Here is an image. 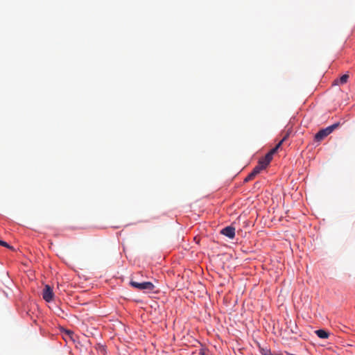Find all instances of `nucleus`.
Instances as JSON below:
<instances>
[{
  "instance_id": "6",
  "label": "nucleus",
  "mask_w": 355,
  "mask_h": 355,
  "mask_svg": "<svg viewBox=\"0 0 355 355\" xmlns=\"http://www.w3.org/2000/svg\"><path fill=\"white\" fill-rule=\"evenodd\" d=\"M315 333L319 338L323 339H327L329 336V333L324 329L316 330Z\"/></svg>"
},
{
  "instance_id": "13",
  "label": "nucleus",
  "mask_w": 355,
  "mask_h": 355,
  "mask_svg": "<svg viewBox=\"0 0 355 355\" xmlns=\"http://www.w3.org/2000/svg\"><path fill=\"white\" fill-rule=\"evenodd\" d=\"M263 157L268 164H270L272 159V156H271L268 153Z\"/></svg>"
},
{
  "instance_id": "15",
  "label": "nucleus",
  "mask_w": 355,
  "mask_h": 355,
  "mask_svg": "<svg viewBox=\"0 0 355 355\" xmlns=\"http://www.w3.org/2000/svg\"><path fill=\"white\" fill-rule=\"evenodd\" d=\"M67 334L68 335H71V334H73V332H72V331H71L70 330H67Z\"/></svg>"
},
{
  "instance_id": "7",
  "label": "nucleus",
  "mask_w": 355,
  "mask_h": 355,
  "mask_svg": "<svg viewBox=\"0 0 355 355\" xmlns=\"http://www.w3.org/2000/svg\"><path fill=\"white\" fill-rule=\"evenodd\" d=\"M288 133H287L283 139L277 144V146L272 148L270 152H268L269 154H270L271 156H273V155L277 152V149L282 146L283 142L288 138Z\"/></svg>"
},
{
  "instance_id": "8",
  "label": "nucleus",
  "mask_w": 355,
  "mask_h": 355,
  "mask_svg": "<svg viewBox=\"0 0 355 355\" xmlns=\"http://www.w3.org/2000/svg\"><path fill=\"white\" fill-rule=\"evenodd\" d=\"M269 164L266 161L264 157L261 158L258 163V165L263 169L266 168Z\"/></svg>"
},
{
  "instance_id": "2",
  "label": "nucleus",
  "mask_w": 355,
  "mask_h": 355,
  "mask_svg": "<svg viewBox=\"0 0 355 355\" xmlns=\"http://www.w3.org/2000/svg\"><path fill=\"white\" fill-rule=\"evenodd\" d=\"M130 284L132 287L139 290L153 291L155 288V286L150 282H144L139 283L137 282L131 281Z\"/></svg>"
},
{
  "instance_id": "9",
  "label": "nucleus",
  "mask_w": 355,
  "mask_h": 355,
  "mask_svg": "<svg viewBox=\"0 0 355 355\" xmlns=\"http://www.w3.org/2000/svg\"><path fill=\"white\" fill-rule=\"evenodd\" d=\"M263 168L260 167L259 165L256 166L254 169L252 171V173H253L255 176L257 175Z\"/></svg>"
},
{
  "instance_id": "16",
  "label": "nucleus",
  "mask_w": 355,
  "mask_h": 355,
  "mask_svg": "<svg viewBox=\"0 0 355 355\" xmlns=\"http://www.w3.org/2000/svg\"><path fill=\"white\" fill-rule=\"evenodd\" d=\"M200 355H205V354L204 353H200Z\"/></svg>"
},
{
  "instance_id": "14",
  "label": "nucleus",
  "mask_w": 355,
  "mask_h": 355,
  "mask_svg": "<svg viewBox=\"0 0 355 355\" xmlns=\"http://www.w3.org/2000/svg\"><path fill=\"white\" fill-rule=\"evenodd\" d=\"M0 245L1 246L6 247L7 248H12L9 244H8L6 242L0 240Z\"/></svg>"
},
{
  "instance_id": "12",
  "label": "nucleus",
  "mask_w": 355,
  "mask_h": 355,
  "mask_svg": "<svg viewBox=\"0 0 355 355\" xmlns=\"http://www.w3.org/2000/svg\"><path fill=\"white\" fill-rule=\"evenodd\" d=\"M256 176L252 173V172L245 178V182H249L252 180H253Z\"/></svg>"
},
{
  "instance_id": "10",
  "label": "nucleus",
  "mask_w": 355,
  "mask_h": 355,
  "mask_svg": "<svg viewBox=\"0 0 355 355\" xmlns=\"http://www.w3.org/2000/svg\"><path fill=\"white\" fill-rule=\"evenodd\" d=\"M260 352L261 355H272L271 351L267 348H261Z\"/></svg>"
},
{
  "instance_id": "4",
  "label": "nucleus",
  "mask_w": 355,
  "mask_h": 355,
  "mask_svg": "<svg viewBox=\"0 0 355 355\" xmlns=\"http://www.w3.org/2000/svg\"><path fill=\"white\" fill-rule=\"evenodd\" d=\"M220 233L230 239H233L235 236V228L232 226H227L223 228Z\"/></svg>"
},
{
  "instance_id": "3",
  "label": "nucleus",
  "mask_w": 355,
  "mask_h": 355,
  "mask_svg": "<svg viewBox=\"0 0 355 355\" xmlns=\"http://www.w3.org/2000/svg\"><path fill=\"white\" fill-rule=\"evenodd\" d=\"M54 297V294L53 292L52 288L49 285H45L44 290L42 291V297L43 299L47 302H50L53 300Z\"/></svg>"
},
{
  "instance_id": "5",
  "label": "nucleus",
  "mask_w": 355,
  "mask_h": 355,
  "mask_svg": "<svg viewBox=\"0 0 355 355\" xmlns=\"http://www.w3.org/2000/svg\"><path fill=\"white\" fill-rule=\"evenodd\" d=\"M348 74L343 75L339 79H336L334 80L333 85H340L347 83L349 79Z\"/></svg>"
},
{
  "instance_id": "11",
  "label": "nucleus",
  "mask_w": 355,
  "mask_h": 355,
  "mask_svg": "<svg viewBox=\"0 0 355 355\" xmlns=\"http://www.w3.org/2000/svg\"><path fill=\"white\" fill-rule=\"evenodd\" d=\"M256 176L252 173V172L245 178V182H249L252 180H253Z\"/></svg>"
},
{
  "instance_id": "1",
  "label": "nucleus",
  "mask_w": 355,
  "mask_h": 355,
  "mask_svg": "<svg viewBox=\"0 0 355 355\" xmlns=\"http://www.w3.org/2000/svg\"><path fill=\"white\" fill-rule=\"evenodd\" d=\"M339 125L340 123H336L331 125L327 127L326 128L320 130L315 135V139L317 141H322L326 137L330 135L334 130H336Z\"/></svg>"
}]
</instances>
